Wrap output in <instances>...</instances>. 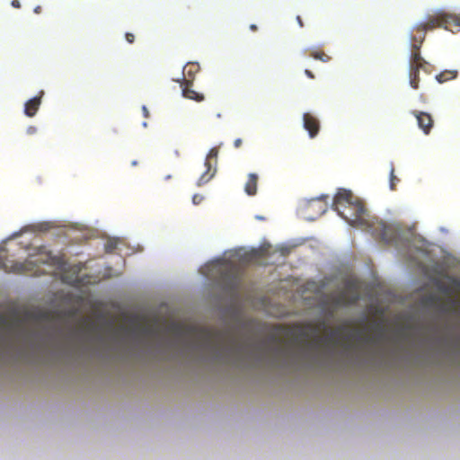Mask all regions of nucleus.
I'll return each mask as SVG.
<instances>
[{
	"label": "nucleus",
	"mask_w": 460,
	"mask_h": 460,
	"mask_svg": "<svg viewBox=\"0 0 460 460\" xmlns=\"http://www.w3.org/2000/svg\"><path fill=\"white\" fill-rule=\"evenodd\" d=\"M377 333L376 335H365L361 331L351 332L344 336H341V328L332 331L325 336H321L319 327H312L311 333H305L309 338V344L313 349H320L323 347L341 346L346 349H353L358 345L376 344L383 337L384 332L380 326H376Z\"/></svg>",
	"instance_id": "f257e3e1"
},
{
	"label": "nucleus",
	"mask_w": 460,
	"mask_h": 460,
	"mask_svg": "<svg viewBox=\"0 0 460 460\" xmlns=\"http://www.w3.org/2000/svg\"><path fill=\"white\" fill-rule=\"evenodd\" d=\"M332 208L351 226L368 225L363 203L354 198L349 190L341 189L333 199Z\"/></svg>",
	"instance_id": "f03ea898"
},
{
	"label": "nucleus",
	"mask_w": 460,
	"mask_h": 460,
	"mask_svg": "<svg viewBox=\"0 0 460 460\" xmlns=\"http://www.w3.org/2000/svg\"><path fill=\"white\" fill-rule=\"evenodd\" d=\"M197 338L204 348H210L214 350L225 349L234 355L242 353L246 346L245 341L230 332L202 330L198 333Z\"/></svg>",
	"instance_id": "7ed1b4c3"
},
{
	"label": "nucleus",
	"mask_w": 460,
	"mask_h": 460,
	"mask_svg": "<svg viewBox=\"0 0 460 460\" xmlns=\"http://www.w3.org/2000/svg\"><path fill=\"white\" fill-rule=\"evenodd\" d=\"M328 196L323 195L303 202L298 208L299 215L308 221H314L327 211Z\"/></svg>",
	"instance_id": "20e7f679"
},
{
	"label": "nucleus",
	"mask_w": 460,
	"mask_h": 460,
	"mask_svg": "<svg viewBox=\"0 0 460 460\" xmlns=\"http://www.w3.org/2000/svg\"><path fill=\"white\" fill-rule=\"evenodd\" d=\"M358 298L357 288L349 282L343 290L332 292L327 296V302L332 304L333 309H335L340 306L354 305L358 302Z\"/></svg>",
	"instance_id": "39448f33"
},
{
	"label": "nucleus",
	"mask_w": 460,
	"mask_h": 460,
	"mask_svg": "<svg viewBox=\"0 0 460 460\" xmlns=\"http://www.w3.org/2000/svg\"><path fill=\"white\" fill-rule=\"evenodd\" d=\"M59 263V259L58 257H54L49 253L40 254L39 258L33 260L30 258L26 260L24 262H16L13 266V270L18 273H35L37 270H33L34 265L38 264H58Z\"/></svg>",
	"instance_id": "423d86ee"
},
{
	"label": "nucleus",
	"mask_w": 460,
	"mask_h": 460,
	"mask_svg": "<svg viewBox=\"0 0 460 460\" xmlns=\"http://www.w3.org/2000/svg\"><path fill=\"white\" fill-rule=\"evenodd\" d=\"M218 157V149L213 147L209 150L205 160L206 171L201 174L197 181L199 187L208 183L217 172V164Z\"/></svg>",
	"instance_id": "0eeeda50"
},
{
	"label": "nucleus",
	"mask_w": 460,
	"mask_h": 460,
	"mask_svg": "<svg viewBox=\"0 0 460 460\" xmlns=\"http://www.w3.org/2000/svg\"><path fill=\"white\" fill-rule=\"evenodd\" d=\"M438 24V20H432L425 24H420L416 27V33L411 36V49H420L425 39V32L428 30H432Z\"/></svg>",
	"instance_id": "6e6552de"
},
{
	"label": "nucleus",
	"mask_w": 460,
	"mask_h": 460,
	"mask_svg": "<svg viewBox=\"0 0 460 460\" xmlns=\"http://www.w3.org/2000/svg\"><path fill=\"white\" fill-rule=\"evenodd\" d=\"M411 114L415 116L419 128L425 133L429 134L433 127V119L429 113L419 111H412Z\"/></svg>",
	"instance_id": "1a4fd4ad"
},
{
	"label": "nucleus",
	"mask_w": 460,
	"mask_h": 460,
	"mask_svg": "<svg viewBox=\"0 0 460 460\" xmlns=\"http://www.w3.org/2000/svg\"><path fill=\"white\" fill-rule=\"evenodd\" d=\"M199 71L198 63H189L183 67L182 77L175 79L178 83L192 84L195 75Z\"/></svg>",
	"instance_id": "9d476101"
},
{
	"label": "nucleus",
	"mask_w": 460,
	"mask_h": 460,
	"mask_svg": "<svg viewBox=\"0 0 460 460\" xmlns=\"http://www.w3.org/2000/svg\"><path fill=\"white\" fill-rule=\"evenodd\" d=\"M304 128L308 131L311 137H314L320 129V122L317 118L310 113H305L303 116Z\"/></svg>",
	"instance_id": "9b49d317"
},
{
	"label": "nucleus",
	"mask_w": 460,
	"mask_h": 460,
	"mask_svg": "<svg viewBox=\"0 0 460 460\" xmlns=\"http://www.w3.org/2000/svg\"><path fill=\"white\" fill-rule=\"evenodd\" d=\"M42 95L43 92L41 91L39 96H35L25 102L24 113L26 116L33 117L37 113L41 103Z\"/></svg>",
	"instance_id": "f8f14e48"
},
{
	"label": "nucleus",
	"mask_w": 460,
	"mask_h": 460,
	"mask_svg": "<svg viewBox=\"0 0 460 460\" xmlns=\"http://www.w3.org/2000/svg\"><path fill=\"white\" fill-rule=\"evenodd\" d=\"M180 84H181V87L182 96L184 98L193 100L195 102H202L205 99L204 95L202 93H198L191 88L192 84H184V83H180Z\"/></svg>",
	"instance_id": "ddd939ff"
},
{
	"label": "nucleus",
	"mask_w": 460,
	"mask_h": 460,
	"mask_svg": "<svg viewBox=\"0 0 460 460\" xmlns=\"http://www.w3.org/2000/svg\"><path fill=\"white\" fill-rule=\"evenodd\" d=\"M426 64V61L421 58L420 49H412L410 58V69L420 70Z\"/></svg>",
	"instance_id": "4468645a"
},
{
	"label": "nucleus",
	"mask_w": 460,
	"mask_h": 460,
	"mask_svg": "<svg viewBox=\"0 0 460 460\" xmlns=\"http://www.w3.org/2000/svg\"><path fill=\"white\" fill-rule=\"evenodd\" d=\"M258 175L256 173H249L247 177V181L244 185V191L249 196H253L257 193V185H258Z\"/></svg>",
	"instance_id": "2eb2a0df"
},
{
	"label": "nucleus",
	"mask_w": 460,
	"mask_h": 460,
	"mask_svg": "<svg viewBox=\"0 0 460 460\" xmlns=\"http://www.w3.org/2000/svg\"><path fill=\"white\" fill-rule=\"evenodd\" d=\"M95 331V323L88 318H84L80 322V332L83 334L90 335Z\"/></svg>",
	"instance_id": "dca6fc26"
},
{
	"label": "nucleus",
	"mask_w": 460,
	"mask_h": 460,
	"mask_svg": "<svg viewBox=\"0 0 460 460\" xmlns=\"http://www.w3.org/2000/svg\"><path fill=\"white\" fill-rule=\"evenodd\" d=\"M375 231L378 232L376 234L381 240L385 242L389 241L391 229L388 226L384 223H378L377 226L375 228Z\"/></svg>",
	"instance_id": "f3484780"
},
{
	"label": "nucleus",
	"mask_w": 460,
	"mask_h": 460,
	"mask_svg": "<svg viewBox=\"0 0 460 460\" xmlns=\"http://www.w3.org/2000/svg\"><path fill=\"white\" fill-rule=\"evenodd\" d=\"M279 345V340L277 337V333H273L269 339L266 341H260L258 343V348L260 349H266L270 347H278Z\"/></svg>",
	"instance_id": "a211bd4d"
},
{
	"label": "nucleus",
	"mask_w": 460,
	"mask_h": 460,
	"mask_svg": "<svg viewBox=\"0 0 460 460\" xmlns=\"http://www.w3.org/2000/svg\"><path fill=\"white\" fill-rule=\"evenodd\" d=\"M456 70H444L436 76L438 83L442 84L449 80L455 79L457 76Z\"/></svg>",
	"instance_id": "6ab92c4d"
},
{
	"label": "nucleus",
	"mask_w": 460,
	"mask_h": 460,
	"mask_svg": "<svg viewBox=\"0 0 460 460\" xmlns=\"http://www.w3.org/2000/svg\"><path fill=\"white\" fill-rule=\"evenodd\" d=\"M419 72H420V70L410 69V74H409L410 85L415 90L419 88V82H420Z\"/></svg>",
	"instance_id": "aec40b11"
},
{
	"label": "nucleus",
	"mask_w": 460,
	"mask_h": 460,
	"mask_svg": "<svg viewBox=\"0 0 460 460\" xmlns=\"http://www.w3.org/2000/svg\"><path fill=\"white\" fill-rule=\"evenodd\" d=\"M312 57L323 62H329L331 60V58L323 51H314L312 53Z\"/></svg>",
	"instance_id": "412c9836"
},
{
	"label": "nucleus",
	"mask_w": 460,
	"mask_h": 460,
	"mask_svg": "<svg viewBox=\"0 0 460 460\" xmlns=\"http://www.w3.org/2000/svg\"><path fill=\"white\" fill-rule=\"evenodd\" d=\"M399 181V179L394 174V167L392 165L390 170V189L395 190V185Z\"/></svg>",
	"instance_id": "4be33fe9"
},
{
	"label": "nucleus",
	"mask_w": 460,
	"mask_h": 460,
	"mask_svg": "<svg viewBox=\"0 0 460 460\" xmlns=\"http://www.w3.org/2000/svg\"><path fill=\"white\" fill-rule=\"evenodd\" d=\"M438 297L436 295L430 294L423 298L424 304L428 305H434L438 303Z\"/></svg>",
	"instance_id": "5701e85b"
},
{
	"label": "nucleus",
	"mask_w": 460,
	"mask_h": 460,
	"mask_svg": "<svg viewBox=\"0 0 460 460\" xmlns=\"http://www.w3.org/2000/svg\"><path fill=\"white\" fill-rule=\"evenodd\" d=\"M203 200V196L200 194H195L192 197V202L195 205H199Z\"/></svg>",
	"instance_id": "b1692460"
},
{
	"label": "nucleus",
	"mask_w": 460,
	"mask_h": 460,
	"mask_svg": "<svg viewBox=\"0 0 460 460\" xmlns=\"http://www.w3.org/2000/svg\"><path fill=\"white\" fill-rule=\"evenodd\" d=\"M125 38H126V40L128 42V43H133L134 40H135V36L134 34L130 33V32H127L126 35H125Z\"/></svg>",
	"instance_id": "393cba45"
},
{
	"label": "nucleus",
	"mask_w": 460,
	"mask_h": 460,
	"mask_svg": "<svg viewBox=\"0 0 460 460\" xmlns=\"http://www.w3.org/2000/svg\"><path fill=\"white\" fill-rule=\"evenodd\" d=\"M262 254V251H252L251 253V259H258Z\"/></svg>",
	"instance_id": "a878e982"
},
{
	"label": "nucleus",
	"mask_w": 460,
	"mask_h": 460,
	"mask_svg": "<svg viewBox=\"0 0 460 460\" xmlns=\"http://www.w3.org/2000/svg\"><path fill=\"white\" fill-rule=\"evenodd\" d=\"M448 19L451 20L456 25L460 27V17L449 16Z\"/></svg>",
	"instance_id": "bb28decb"
},
{
	"label": "nucleus",
	"mask_w": 460,
	"mask_h": 460,
	"mask_svg": "<svg viewBox=\"0 0 460 460\" xmlns=\"http://www.w3.org/2000/svg\"><path fill=\"white\" fill-rule=\"evenodd\" d=\"M36 132H37V128H36V127H34V126H30V127H28V128H27V133H28L29 135L35 134Z\"/></svg>",
	"instance_id": "cd10ccee"
},
{
	"label": "nucleus",
	"mask_w": 460,
	"mask_h": 460,
	"mask_svg": "<svg viewBox=\"0 0 460 460\" xmlns=\"http://www.w3.org/2000/svg\"><path fill=\"white\" fill-rule=\"evenodd\" d=\"M242 143H243V141H242V139H241V138H236V139L234 140V146L235 148H239V147L242 146Z\"/></svg>",
	"instance_id": "c85d7f7f"
},
{
	"label": "nucleus",
	"mask_w": 460,
	"mask_h": 460,
	"mask_svg": "<svg viewBox=\"0 0 460 460\" xmlns=\"http://www.w3.org/2000/svg\"><path fill=\"white\" fill-rule=\"evenodd\" d=\"M142 111H143V114L146 118H147L149 116V112H148V110L146 106H143L142 107Z\"/></svg>",
	"instance_id": "c756f323"
},
{
	"label": "nucleus",
	"mask_w": 460,
	"mask_h": 460,
	"mask_svg": "<svg viewBox=\"0 0 460 460\" xmlns=\"http://www.w3.org/2000/svg\"><path fill=\"white\" fill-rule=\"evenodd\" d=\"M305 74L308 77L314 78V75H313V73L310 70H305Z\"/></svg>",
	"instance_id": "7c9ffc66"
},
{
	"label": "nucleus",
	"mask_w": 460,
	"mask_h": 460,
	"mask_svg": "<svg viewBox=\"0 0 460 460\" xmlns=\"http://www.w3.org/2000/svg\"><path fill=\"white\" fill-rule=\"evenodd\" d=\"M296 20H297V22H298L299 26H300V27H303V26H304V24H303V22H302L301 17H300V16H297V17H296Z\"/></svg>",
	"instance_id": "2f4dec72"
},
{
	"label": "nucleus",
	"mask_w": 460,
	"mask_h": 460,
	"mask_svg": "<svg viewBox=\"0 0 460 460\" xmlns=\"http://www.w3.org/2000/svg\"><path fill=\"white\" fill-rule=\"evenodd\" d=\"M233 281H234V285H235V286H237V284H238V276H237V273H234V280H233Z\"/></svg>",
	"instance_id": "473e14b6"
},
{
	"label": "nucleus",
	"mask_w": 460,
	"mask_h": 460,
	"mask_svg": "<svg viewBox=\"0 0 460 460\" xmlns=\"http://www.w3.org/2000/svg\"><path fill=\"white\" fill-rule=\"evenodd\" d=\"M34 12H35L36 13H40V12H41V7H40V6H36V7L34 8Z\"/></svg>",
	"instance_id": "72a5a7b5"
},
{
	"label": "nucleus",
	"mask_w": 460,
	"mask_h": 460,
	"mask_svg": "<svg viewBox=\"0 0 460 460\" xmlns=\"http://www.w3.org/2000/svg\"><path fill=\"white\" fill-rule=\"evenodd\" d=\"M250 29L252 31H257V26L255 24H251L250 25Z\"/></svg>",
	"instance_id": "f704fd0d"
},
{
	"label": "nucleus",
	"mask_w": 460,
	"mask_h": 460,
	"mask_svg": "<svg viewBox=\"0 0 460 460\" xmlns=\"http://www.w3.org/2000/svg\"><path fill=\"white\" fill-rule=\"evenodd\" d=\"M73 270H75V272L78 273L80 271V267L79 266H74L73 267Z\"/></svg>",
	"instance_id": "c9c22d12"
},
{
	"label": "nucleus",
	"mask_w": 460,
	"mask_h": 460,
	"mask_svg": "<svg viewBox=\"0 0 460 460\" xmlns=\"http://www.w3.org/2000/svg\"><path fill=\"white\" fill-rule=\"evenodd\" d=\"M74 282H78L79 279H78V277H75V279L73 280Z\"/></svg>",
	"instance_id": "e433bc0d"
},
{
	"label": "nucleus",
	"mask_w": 460,
	"mask_h": 460,
	"mask_svg": "<svg viewBox=\"0 0 460 460\" xmlns=\"http://www.w3.org/2000/svg\"><path fill=\"white\" fill-rule=\"evenodd\" d=\"M441 289H442L444 292H447V291H448L447 288H441Z\"/></svg>",
	"instance_id": "4c0bfd02"
},
{
	"label": "nucleus",
	"mask_w": 460,
	"mask_h": 460,
	"mask_svg": "<svg viewBox=\"0 0 460 460\" xmlns=\"http://www.w3.org/2000/svg\"><path fill=\"white\" fill-rule=\"evenodd\" d=\"M454 282H455L456 284H457V285H460V282H459V281H457L456 279H455V280H454Z\"/></svg>",
	"instance_id": "58836bf2"
},
{
	"label": "nucleus",
	"mask_w": 460,
	"mask_h": 460,
	"mask_svg": "<svg viewBox=\"0 0 460 460\" xmlns=\"http://www.w3.org/2000/svg\"><path fill=\"white\" fill-rule=\"evenodd\" d=\"M132 164L137 165V162L136 161L132 162Z\"/></svg>",
	"instance_id": "ea45409f"
}]
</instances>
